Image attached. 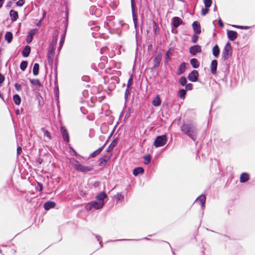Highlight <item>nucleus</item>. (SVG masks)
Masks as SVG:
<instances>
[{
    "label": "nucleus",
    "instance_id": "obj_1",
    "mask_svg": "<svg viewBox=\"0 0 255 255\" xmlns=\"http://www.w3.org/2000/svg\"><path fill=\"white\" fill-rule=\"evenodd\" d=\"M180 130L184 134L190 138L193 141H196L200 129L195 122L193 120L183 121L180 126Z\"/></svg>",
    "mask_w": 255,
    "mask_h": 255
},
{
    "label": "nucleus",
    "instance_id": "obj_2",
    "mask_svg": "<svg viewBox=\"0 0 255 255\" xmlns=\"http://www.w3.org/2000/svg\"><path fill=\"white\" fill-rule=\"evenodd\" d=\"M69 17H64V20L63 21V23L64 24V29L63 33L61 35L59 46L57 48V50L59 52H60L65 40L67 29L69 25Z\"/></svg>",
    "mask_w": 255,
    "mask_h": 255
},
{
    "label": "nucleus",
    "instance_id": "obj_3",
    "mask_svg": "<svg viewBox=\"0 0 255 255\" xmlns=\"http://www.w3.org/2000/svg\"><path fill=\"white\" fill-rule=\"evenodd\" d=\"M168 140L167 134H164L157 135L154 139L153 145L156 147H160L165 145Z\"/></svg>",
    "mask_w": 255,
    "mask_h": 255
},
{
    "label": "nucleus",
    "instance_id": "obj_4",
    "mask_svg": "<svg viewBox=\"0 0 255 255\" xmlns=\"http://www.w3.org/2000/svg\"><path fill=\"white\" fill-rule=\"evenodd\" d=\"M232 54L233 52L231 43L229 41H228L223 48L222 54V59L225 61L227 60L232 56Z\"/></svg>",
    "mask_w": 255,
    "mask_h": 255
},
{
    "label": "nucleus",
    "instance_id": "obj_5",
    "mask_svg": "<svg viewBox=\"0 0 255 255\" xmlns=\"http://www.w3.org/2000/svg\"><path fill=\"white\" fill-rule=\"evenodd\" d=\"M74 166L75 170L82 172L83 174H86L88 172L93 170L94 169L93 166H86L80 163L75 164Z\"/></svg>",
    "mask_w": 255,
    "mask_h": 255
},
{
    "label": "nucleus",
    "instance_id": "obj_6",
    "mask_svg": "<svg viewBox=\"0 0 255 255\" xmlns=\"http://www.w3.org/2000/svg\"><path fill=\"white\" fill-rule=\"evenodd\" d=\"M161 61L162 54L160 52H159L153 59V66L150 68L151 72H153L157 68L160 66Z\"/></svg>",
    "mask_w": 255,
    "mask_h": 255
},
{
    "label": "nucleus",
    "instance_id": "obj_7",
    "mask_svg": "<svg viewBox=\"0 0 255 255\" xmlns=\"http://www.w3.org/2000/svg\"><path fill=\"white\" fill-rule=\"evenodd\" d=\"M199 73L196 70H192L188 75L187 79L191 82H199L202 83L198 79Z\"/></svg>",
    "mask_w": 255,
    "mask_h": 255
},
{
    "label": "nucleus",
    "instance_id": "obj_8",
    "mask_svg": "<svg viewBox=\"0 0 255 255\" xmlns=\"http://www.w3.org/2000/svg\"><path fill=\"white\" fill-rule=\"evenodd\" d=\"M206 201V196L205 194H202L199 195L196 199L195 201L198 202L200 205H201V214L202 216H203L204 214V210L205 208V204Z\"/></svg>",
    "mask_w": 255,
    "mask_h": 255
},
{
    "label": "nucleus",
    "instance_id": "obj_9",
    "mask_svg": "<svg viewBox=\"0 0 255 255\" xmlns=\"http://www.w3.org/2000/svg\"><path fill=\"white\" fill-rule=\"evenodd\" d=\"M60 132L63 138V141L66 143L70 142V136L68 130L65 126L60 128Z\"/></svg>",
    "mask_w": 255,
    "mask_h": 255
},
{
    "label": "nucleus",
    "instance_id": "obj_10",
    "mask_svg": "<svg viewBox=\"0 0 255 255\" xmlns=\"http://www.w3.org/2000/svg\"><path fill=\"white\" fill-rule=\"evenodd\" d=\"M112 156V153H111L110 154H104L102 157H101L99 159V166L103 167L105 166L108 161L111 159Z\"/></svg>",
    "mask_w": 255,
    "mask_h": 255
},
{
    "label": "nucleus",
    "instance_id": "obj_11",
    "mask_svg": "<svg viewBox=\"0 0 255 255\" xmlns=\"http://www.w3.org/2000/svg\"><path fill=\"white\" fill-rule=\"evenodd\" d=\"M201 46L198 44L194 45L189 48V52L193 56L195 55L197 53H201Z\"/></svg>",
    "mask_w": 255,
    "mask_h": 255
},
{
    "label": "nucleus",
    "instance_id": "obj_12",
    "mask_svg": "<svg viewBox=\"0 0 255 255\" xmlns=\"http://www.w3.org/2000/svg\"><path fill=\"white\" fill-rule=\"evenodd\" d=\"M183 23V20L180 17H172L171 21L172 27L177 28Z\"/></svg>",
    "mask_w": 255,
    "mask_h": 255
},
{
    "label": "nucleus",
    "instance_id": "obj_13",
    "mask_svg": "<svg viewBox=\"0 0 255 255\" xmlns=\"http://www.w3.org/2000/svg\"><path fill=\"white\" fill-rule=\"evenodd\" d=\"M37 31L38 29L37 28H33L28 32L26 38V41L27 44H30L32 42L33 38V36L36 34Z\"/></svg>",
    "mask_w": 255,
    "mask_h": 255
},
{
    "label": "nucleus",
    "instance_id": "obj_14",
    "mask_svg": "<svg viewBox=\"0 0 255 255\" xmlns=\"http://www.w3.org/2000/svg\"><path fill=\"white\" fill-rule=\"evenodd\" d=\"M227 35L229 40L233 41L237 38L238 33L236 31L227 29Z\"/></svg>",
    "mask_w": 255,
    "mask_h": 255
},
{
    "label": "nucleus",
    "instance_id": "obj_15",
    "mask_svg": "<svg viewBox=\"0 0 255 255\" xmlns=\"http://www.w3.org/2000/svg\"><path fill=\"white\" fill-rule=\"evenodd\" d=\"M95 210H100L102 209L106 203L105 201H98L97 199L92 201Z\"/></svg>",
    "mask_w": 255,
    "mask_h": 255
},
{
    "label": "nucleus",
    "instance_id": "obj_16",
    "mask_svg": "<svg viewBox=\"0 0 255 255\" xmlns=\"http://www.w3.org/2000/svg\"><path fill=\"white\" fill-rule=\"evenodd\" d=\"M56 203L54 201L48 200L45 202L43 205V208L46 211H48L52 208H54Z\"/></svg>",
    "mask_w": 255,
    "mask_h": 255
},
{
    "label": "nucleus",
    "instance_id": "obj_17",
    "mask_svg": "<svg viewBox=\"0 0 255 255\" xmlns=\"http://www.w3.org/2000/svg\"><path fill=\"white\" fill-rule=\"evenodd\" d=\"M131 88H128L127 87L125 92V96H124V99H125V105L123 108V110H125L126 107H127L128 103V102L129 99V95L130 94Z\"/></svg>",
    "mask_w": 255,
    "mask_h": 255
},
{
    "label": "nucleus",
    "instance_id": "obj_18",
    "mask_svg": "<svg viewBox=\"0 0 255 255\" xmlns=\"http://www.w3.org/2000/svg\"><path fill=\"white\" fill-rule=\"evenodd\" d=\"M218 66V61L217 60H212L210 64V72L212 75H215L217 73Z\"/></svg>",
    "mask_w": 255,
    "mask_h": 255
},
{
    "label": "nucleus",
    "instance_id": "obj_19",
    "mask_svg": "<svg viewBox=\"0 0 255 255\" xmlns=\"http://www.w3.org/2000/svg\"><path fill=\"white\" fill-rule=\"evenodd\" d=\"M119 140V139L118 137L115 138L112 140L110 145L108 146V147L107 148L105 151L107 152H109L112 151L114 149V147L118 144Z\"/></svg>",
    "mask_w": 255,
    "mask_h": 255
},
{
    "label": "nucleus",
    "instance_id": "obj_20",
    "mask_svg": "<svg viewBox=\"0 0 255 255\" xmlns=\"http://www.w3.org/2000/svg\"><path fill=\"white\" fill-rule=\"evenodd\" d=\"M194 33H201V25L198 21H194L192 24Z\"/></svg>",
    "mask_w": 255,
    "mask_h": 255
},
{
    "label": "nucleus",
    "instance_id": "obj_21",
    "mask_svg": "<svg viewBox=\"0 0 255 255\" xmlns=\"http://www.w3.org/2000/svg\"><path fill=\"white\" fill-rule=\"evenodd\" d=\"M186 65L187 63L185 62H183L180 64L177 70L176 74L177 75H181L185 72L187 68Z\"/></svg>",
    "mask_w": 255,
    "mask_h": 255
},
{
    "label": "nucleus",
    "instance_id": "obj_22",
    "mask_svg": "<svg viewBox=\"0 0 255 255\" xmlns=\"http://www.w3.org/2000/svg\"><path fill=\"white\" fill-rule=\"evenodd\" d=\"M250 179V176L248 172H243L240 177V181L242 183H245L248 182Z\"/></svg>",
    "mask_w": 255,
    "mask_h": 255
},
{
    "label": "nucleus",
    "instance_id": "obj_23",
    "mask_svg": "<svg viewBox=\"0 0 255 255\" xmlns=\"http://www.w3.org/2000/svg\"><path fill=\"white\" fill-rule=\"evenodd\" d=\"M144 172V168L141 166H137L132 170V174L134 176H137L139 174L142 175Z\"/></svg>",
    "mask_w": 255,
    "mask_h": 255
},
{
    "label": "nucleus",
    "instance_id": "obj_24",
    "mask_svg": "<svg viewBox=\"0 0 255 255\" xmlns=\"http://www.w3.org/2000/svg\"><path fill=\"white\" fill-rule=\"evenodd\" d=\"M28 79L32 86H37L39 87H43V84L41 83L40 81L38 79H31L28 78Z\"/></svg>",
    "mask_w": 255,
    "mask_h": 255
},
{
    "label": "nucleus",
    "instance_id": "obj_25",
    "mask_svg": "<svg viewBox=\"0 0 255 255\" xmlns=\"http://www.w3.org/2000/svg\"><path fill=\"white\" fill-rule=\"evenodd\" d=\"M31 52V47L29 45H26L24 46L23 49L21 52V54L23 57L26 58L29 56Z\"/></svg>",
    "mask_w": 255,
    "mask_h": 255
},
{
    "label": "nucleus",
    "instance_id": "obj_26",
    "mask_svg": "<svg viewBox=\"0 0 255 255\" xmlns=\"http://www.w3.org/2000/svg\"><path fill=\"white\" fill-rule=\"evenodd\" d=\"M177 96L181 99L184 100L187 91L185 89H179L177 92Z\"/></svg>",
    "mask_w": 255,
    "mask_h": 255
},
{
    "label": "nucleus",
    "instance_id": "obj_27",
    "mask_svg": "<svg viewBox=\"0 0 255 255\" xmlns=\"http://www.w3.org/2000/svg\"><path fill=\"white\" fill-rule=\"evenodd\" d=\"M108 197V195L105 191H101L96 195L95 199L98 201H104V200Z\"/></svg>",
    "mask_w": 255,
    "mask_h": 255
},
{
    "label": "nucleus",
    "instance_id": "obj_28",
    "mask_svg": "<svg viewBox=\"0 0 255 255\" xmlns=\"http://www.w3.org/2000/svg\"><path fill=\"white\" fill-rule=\"evenodd\" d=\"M220 49L217 44L214 45L212 48V53L214 56L218 58L219 57Z\"/></svg>",
    "mask_w": 255,
    "mask_h": 255
},
{
    "label": "nucleus",
    "instance_id": "obj_29",
    "mask_svg": "<svg viewBox=\"0 0 255 255\" xmlns=\"http://www.w3.org/2000/svg\"><path fill=\"white\" fill-rule=\"evenodd\" d=\"M174 49L173 47L169 48L168 50L166 52L165 54V62L167 63L168 59L172 55V53L174 51Z\"/></svg>",
    "mask_w": 255,
    "mask_h": 255
},
{
    "label": "nucleus",
    "instance_id": "obj_30",
    "mask_svg": "<svg viewBox=\"0 0 255 255\" xmlns=\"http://www.w3.org/2000/svg\"><path fill=\"white\" fill-rule=\"evenodd\" d=\"M54 95L59 94V87L58 84V75H54Z\"/></svg>",
    "mask_w": 255,
    "mask_h": 255
},
{
    "label": "nucleus",
    "instance_id": "obj_31",
    "mask_svg": "<svg viewBox=\"0 0 255 255\" xmlns=\"http://www.w3.org/2000/svg\"><path fill=\"white\" fill-rule=\"evenodd\" d=\"M88 25L91 26V29L95 31H98L100 29V27L97 25V23L95 21H91L88 23Z\"/></svg>",
    "mask_w": 255,
    "mask_h": 255
},
{
    "label": "nucleus",
    "instance_id": "obj_32",
    "mask_svg": "<svg viewBox=\"0 0 255 255\" xmlns=\"http://www.w3.org/2000/svg\"><path fill=\"white\" fill-rule=\"evenodd\" d=\"M161 103V100L160 96L157 95L153 99L152 101V104L154 107H158Z\"/></svg>",
    "mask_w": 255,
    "mask_h": 255
},
{
    "label": "nucleus",
    "instance_id": "obj_33",
    "mask_svg": "<svg viewBox=\"0 0 255 255\" xmlns=\"http://www.w3.org/2000/svg\"><path fill=\"white\" fill-rule=\"evenodd\" d=\"M206 230L207 231H211V232H214V233H217L219 235H220L221 236H222V237H223V238L222 239L223 241H224V242H227L228 240H234V239L233 238H232L230 236H229L228 235H226L225 234H221V233H218V232H216L214 231H212V230H211L208 228L206 229Z\"/></svg>",
    "mask_w": 255,
    "mask_h": 255
},
{
    "label": "nucleus",
    "instance_id": "obj_34",
    "mask_svg": "<svg viewBox=\"0 0 255 255\" xmlns=\"http://www.w3.org/2000/svg\"><path fill=\"white\" fill-rule=\"evenodd\" d=\"M190 64L193 68L197 69L200 66V62L198 60L195 58H193L190 59Z\"/></svg>",
    "mask_w": 255,
    "mask_h": 255
},
{
    "label": "nucleus",
    "instance_id": "obj_35",
    "mask_svg": "<svg viewBox=\"0 0 255 255\" xmlns=\"http://www.w3.org/2000/svg\"><path fill=\"white\" fill-rule=\"evenodd\" d=\"M4 39L8 43H10L13 39V34L10 31H6L4 35Z\"/></svg>",
    "mask_w": 255,
    "mask_h": 255
},
{
    "label": "nucleus",
    "instance_id": "obj_36",
    "mask_svg": "<svg viewBox=\"0 0 255 255\" xmlns=\"http://www.w3.org/2000/svg\"><path fill=\"white\" fill-rule=\"evenodd\" d=\"M12 99L14 104L17 106H19L21 102V97L18 94H14L12 97Z\"/></svg>",
    "mask_w": 255,
    "mask_h": 255
},
{
    "label": "nucleus",
    "instance_id": "obj_37",
    "mask_svg": "<svg viewBox=\"0 0 255 255\" xmlns=\"http://www.w3.org/2000/svg\"><path fill=\"white\" fill-rule=\"evenodd\" d=\"M153 21V31L155 35L158 34L160 30V28L157 22L155 21L154 20H152Z\"/></svg>",
    "mask_w": 255,
    "mask_h": 255
},
{
    "label": "nucleus",
    "instance_id": "obj_38",
    "mask_svg": "<svg viewBox=\"0 0 255 255\" xmlns=\"http://www.w3.org/2000/svg\"><path fill=\"white\" fill-rule=\"evenodd\" d=\"M39 73V64L37 63H35L34 64L33 69H32V73L33 75L35 76H37Z\"/></svg>",
    "mask_w": 255,
    "mask_h": 255
},
{
    "label": "nucleus",
    "instance_id": "obj_39",
    "mask_svg": "<svg viewBox=\"0 0 255 255\" xmlns=\"http://www.w3.org/2000/svg\"><path fill=\"white\" fill-rule=\"evenodd\" d=\"M187 79L185 76H182L179 78L178 82L181 86L185 87L188 83Z\"/></svg>",
    "mask_w": 255,
    "mask_h": 255
},
{
    "label": "nucleus",
    "instance_id": "obj_40",
    "mask_svg": "<svg viewBox=\"0 0 255 255\" xmlns=\"http://www.w3.org/2000/svg\"><path fill=\"white\" fill-rule=\"evenodd\" d=\"M143 159L144 160V164L145 165H148L151 162V155L150 154H147L143 156Z\"/></svg>",
    "mask_w": 255,
    "mask_h": 255
},
{
    "label": "nucleus",
    "instance_id": "obj_41",
    "mask_svg": "<svg viewBox=\"0 0 255 255\" xmlns=\"http://www.w3.org/2000/svg\"><path fill=\"white\" fill-rule=\"evenodd\" d=\"M69 153L71 155L76 156V157H82L77 151L74 149L71 144L69 145Z\"/></svg>",
    "mask_w": 255,
    "mask_h": 255
},
{
    "label": "nucleus",
    "instance_id": "obj_42",
    "mask_svg": "<svg viewBox=\"0 0 255 255\" xmlns=\"http://www.w3.org/2000/svg\"><path fill=\"white\" fill-rule=\"evenodd\" d=\"M114 197L117 202H121L124 200V195L122 192H118Z\"/></svg>",
    "mask_w": 255,
    "mask_h": 255
},
{
    "label": "nucleus",
    "instance_id": "obj_43",
    "mask_svg": "<svg viewBox=\"0 0 255 255\" xmlns=\"http://www.w3.org/2000/svg\"><path fill=\"white\" fill-rule=\"evenodd\" d=\"M255 25V23L252 24L251 26H246V25H240L236 24H233L231 26L234 28H239L241 29H248L251 27L254 26Z\"/></svg>",
    "mask_w": 255,
    "mask_h": 255
},
{
    "label": "nucleus",
    "instance_id": "obj_44",
    "mask_svg": "<svg viewBox=\"0 0 255 255\" xmlns=\"http://www.w3.org/2000/svg\"><path fill=\"white\" fill-rule=\"evenodd\" d=\"M28 61L27 60H22L20 64V69L22 71H24L28 66Z\"/></svg>",
    "mask_w": 255,
    "mask_h": 255
},
{
    "label": "nucleus",
    "instance_id": "obj_45",
    "mask_svg": "<svg viewBox=\"0 0 255 255\" xmlns=\"http://www.w3.org/2000/svg\"><path fill=\"white\" fill-rule=\"evenodd\" d=\"M58 39V34H55L53 36L52 41L49 45V46H53L55 47V46L57 43Z\"/></svg>",
    "mask_w": 255,
    "mask_h": 255
},
{
    "label": "nucleus",
    "instance_id": "obj_46",
    "mask_svg": "<svg viewBox=\"0 0 255 255\" xmlns=\"http://www.w3.org/2000/svg\"><path fill=\"white\" fill-rule=\"evenodd\" d=\"M55 47L49 46V48L48 49L47 56H51L54 57L55 54Z\"/></svg>",
    "mask_w": 255,
    "mask_h": 255
},
{
    "label": "nucleus",
    "instance_id": "obj_47",
    "mask_svg": "<svg viewBox=\"0 0 255 255\" xmlns=\"http://www.w3.org/2000/svg\"><path fill=\"white\" fill-rule=\"evenodd\" d=\"M132 113V106L128 107L127 111L126 114L124 117V122H126V120L128 119V118L130 116V114Z\"/></svg>",
    "mask_w": 255,
    "mask_h": 255
},
{
    "label": "nucleus",
    "instance_id": "obj_48",
    "mask_svg": "<svg viewBox=\"0 0 255 255\" xmlns=\"http://www.w3.org/2000/svg\"><path fill=\"white\" fill-rule=\"evenodd\" d=\"M41 130L43 131L44 136L47 137L49 139H52L51 133L44 128H41Z\"/></svg>",
    "mask_w": 255,
    "mask_h": 255
},
{
    "label": "nucleus",
    "instance_id": "obj_49",
    "mask_svg": "<svg viewBox=\"0 0 255 255\" xmlns=\"http://www.w3.org/2000/svg\"><path fill=\"white\" fill-rule=\"evenodd\" d=\"M85 209L87 211H89L91 210L92 209H94V205L92 203V202L91 201V202H89L87 203V204H86V205L85 206Z\"/></svg>",
    "mask_w": 255,
    "mask_h": 255
},
{
    "label": "nucleus",
    "instance_id": "obj_50",
    "mask_svg": "<svg viewBox=\"0 0 255 255\" xmlns=\"http://www.w3.org/2000/svg\"><path fill=\"white\" fill-rule=\"evenodd\" d=\"M200 33H194V34H193V35L192 36L191 40V42L192 43H196L198 42V38H199L198 35Z\"/></svg>",
    "mask_w": 255,
    "mask_h": 255
},
{
    "label": "nucleus",
    "instance_id": "obj_51",
    "mask_svg": "<svg viewBox=\"0 0 255 255\" xmlns=\"http://www.w3.org/2000/svg\"><path fill=\"white\" fill-rule=\"evenodd\" d=\"M138 17H132L134 26L136 31V33H137V31L138 30Z\"/></svg>",
    "mask_w": 255,
    "mask_h": 255
},
{
    "label": "nucleus",
    "instance_id": "obj_52",
    "mask_svg": "<svg viewBox=\"0 0 255 255\" xmlns=\"http://www.w3.org/2000/svg\"><path fill=\"white\" fill-rule=\"evenodd\" d=\"M48 64L51 66V69L53 68L54 63V57L51 56H47Z\"/></svg>",
    "mask_w": 255,
    "mask_h": 255
},
{
    "label": "nucleus",
    "instance_id": "obj_53",
    "mask_svg": "<svg viewBox=\"0 0 255 255\" xmlns=\"http://www.w3.org/2000/svg\"><path fill=\"white\" fill-rule=\"evenodd\" d=\"M55 99V101L56 103V106L58 110V112H60V101H59V94L54 95Z\"/></svg>",
    "mask_w": 255,
    "mask_h": 255
},
{
    "label": "nucleus",
    "instance_id": "obj_54",
    "mask_svg": "<svg viewBox=\"0 0 255 255\" xmlns=\"http://www.w3.org/2000/svg\"><path fill=\"white\" fill-rule=\"evenodd\" d=\"M69 162L72 165L74 169L75 165L78 164V163H80L77 159H76L74 157H71L69 159Z\"/></svg>",
    "mask_w": 255,
    "mask_h": 255
},
{
    "label": "nucleus",
    "instance_id": "obj_55",
    "mask_svg": "<svg viewBox=\"0 0 255 255\" xmlns=\"http://www.w3.org/2000/svg\"><path fill=\"white\" fill-rule=\"evenodd\" d=\"M58 60H56L54 63V75L55 76H56V75H58Z\"/></svg>",
    "mask_w": 255,
    "mask_h": 255
},
{
    "label": "nucleus",
    "instance_id": "obj_56",
    "mask_svg": "<svg viewBox=\"0 0 255 255\" xmlns=\"http://www.w3.org/2000/svg\"><path fill=\"white\" fill-rule=\"evenodd\" d=\"M185 89L186 91H191L193 89V85L192 83H188L185 86Z\"/></svg>",
    "mask_w": 255,
    "mask_h": 255
},
{
    "label": "nucleus",
    "instance_id": "obj_57",
    "mask_svg": "<svg viewBox=\"0 0 255 255\" xmlns=\"http://www.w3.org/2000/svg\"><path fill=\"white\" fill-rule=\"evenodd\" d=\"M100 153L98 152V151H97V150H95L94 151H93V152H92L90 155H89V158H94L95 157H96L97 155H99Z\"/></svg>",
    "mask_w": 255,
    "mask_h": 255
},
{
    "label": "nucleus",
    "instance_id": "obj_58",
    "mask_svg": "<svg viewBox=\"0 0 255 255\" xmlns=\"http://www.w3.org/2000/svg\"><path fill=\"white\" fill-rule=\"evenodd\" d=\"M205 6L206 8L209 7L212 3L211 0H204Z\"/></svg>",
    "mask_w": 255,
    "mask_h": 255
},
{
    "label": "nucleus",
    "instance_id": "obj_59",
    "mask_svg": "<svg viewBox=\"0 0 255 255\" xmlns=\"http://www.w3.org/2000/svg\"><path fill=\"white\" fill-rule=\"evenodd\" d=\"M133 81L132 79L131 76L129 77V78L128 80V84L127 85V87L130 88V86L133 84Z\"/></svg>",
    "mask_w": 255,
    "mask_h": 255
},
{
    "label": "nucleus",
    "instance_id": "obj_60",
    "mask_svg": "<svg viewBox=\"0 0 255 255\" xmlns=\"http://www.w3.org/2000/svg\"><path fill=\"white\" fill-rule=\"evenodd\" d=\"M82 80L86 82H89L90 80V77L87 75H84L82 77Z\"/></svg>",
    "mask_w": 255,
    "mask_h": 255
},
{
    "label": "nucleus",
    "instance_id": "obj_61",
    "mask_svg": "<svg viewBox=\"0 0 255 255\" xmlns=\"http://www.w3.org/2000/svg\"><path fill=\"white\" fill-rule=\"evenodd\" d=\"M14 86L17 91L19 92L21 90L22 87L20 84L17 83H15L14 85Z\"/></svg>",
    "mask_w": 255,
    "mask_h": 255
},
{
    "label": "nucleus",
    "instance_id": "obj_62",
    "mask_svg": "<svg viewBox=\"0 0 255 255\" xmlns=\"http://www.w3.org/2000/svg\"><path fill=\"white\" fill-rule=\"evenodd\" d=\"M5 79L4 76L2 74L0 73V86H2V84L4 82Z\"/></svg>",
    "mask_w": 255,
    "mask_h": 255
},
{
    "label": "nucleus",
    "instance_id": "obj_63",
    "mask_svg": "<svg viewBox=\"0 0 255 255\" xmlns=\"http://www.w3.org/2000/svg\"><path fill=\"white\" fill-rule=\"evenodd\" d=\"M45 17H41L39 21L37 23H36V25L37 27H39L42 25V22Z\"/></svg>",
    "mask_w": 255,
    "mask_h": 255
},
{
    "label": "nucleus",
    "instance_id": "obj_64",
    "mask_svg": "<svg viewBox=\"0 0 255 255\" xmlns=\"http://www.w3.org/2000/svg\"><path fill=\"white\" fill-rule=\"evenodd\" d=\"M24 0H19L16 2V5L21 6L24 4Z\"/></svg>",
    "mask_w": 255,
    "mask_h": 255
}]
</instances>
